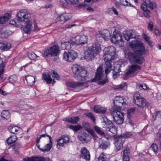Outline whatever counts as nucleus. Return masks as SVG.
Segmentation results:
<instances>
[{"instance_id": "0eeeda50", "label": "nucleus", "mask_w": 161, "mask_h": 161, "mask_svg": "<svg viewBox=\"0 0 161 161\" xmlns=\"http://www.w3.org/2000/svg\"><path fill=\"white\" fill-rule=\"evenodd\" d=\"M119 110L114 109L111 113V114L115 123L118 125H121L124 121V115Z\"/></svg>"}, {"instance_id": "5701e85b", "label": "nucleus", "mask_w": 161, "mask_h": 161, "mask_svg": "<svg viewBox=\"0 0 161 161\" xmlns=\"http://www.w3.org/2000/svg\"><path fill=\"white\" fill-rule=\"evenodd\" d=\"M94 111L97 113H105L107 110L106 108L100 105L95 106L94 108Z\"/></svg>"}, {"instance_id": "603ef678", "label": "nucleus", "mask_w": 161, "mask_h": 161, "mask_svg": "<svg viewBox=\"0 0 161 161\" xmlns=\"http://www.w3.org/2000/svg\"><path fill=\"white\" fill-rule=\"evenodd\" d=\"M62 15L64 17L65 21L70 19L71 18V16L68 14H62Z\"/></svg>"}, {"instance_id": "338daca9", "label": "nucleus", "mask_w": 161, "mask_h": 161, "mask_svg": "<svg viewBox=\"0 0 161 161\" xmlns=\"http://www.w3.org/2000/svg\"><path fill=\"white\" fill-rule=\"evenodd\" d=\"M156 118L161 119V112L158 111L155 114Z\"/></svg>"}, {"instance_id": "b1692460", "label": "nucleus", "mask_w": 161, "mask_h": 161, "mask_svg": "<svg viewBox=\"0 0 161 161\" xmlns=\"http://www.w3.org/2000/svg\"><path fill=\"white\" fill-rule=\"evenodd\" d=\"M25 79L28 84L30 86H32L34 85L35 82V78L31 75H27L25 77Z\"/></svg>"}, {"instance_id": "5fc2aeb1", "label": "nucleus", "mask_w": 161, "mask_h": 161, "mask_svg": "<svg viewBox=\"0 0 161 161\" xmlns=\"http://www.w3.org/2000/svg\"><path fill=\"white\" fill-rule=\"evenodd\" d=\"M106 156L103 154H101L98 158V161H106L105 159Z\"/></svg>"}, {"instance_id": "6e6d98bb", "label": "nucleus", "mask_w": 161, "mask_h": 161, "mask_svg": "<svg viewBox=\"0 0 161 161\" xmlns=\"http://www.w3.org/2000/svg\"><path fill=\"white\" fill-rule=\"evenodd\" d=\"M147 4H145L144 1L141 5V8L144 11L147 10L148 6Z\"/></svg>"}, {"instance_id": "f03ea898", "label": "nucleus", "mask_w": 161, "mask_h": 161, "mask_svg": "<svg viewBox=\"0 0 161 161\" xmlns=\"http://www.w3.org/2000/svg\"><path fill=\"white\" fill-rule=\"evenodd\" d=\"M103 58L105 62V72L106 75L111 70L112 64V60L115 58L116 54V49L112 46H109L105 47L104 50Z\"/></svg>"}, {"instance_id": "c85d7f7f", "label": "nucleus", "mask_w": 161, "mask_h": 161, "mask_svg": "<svg viewBox=\"0 0 161 161\" xmlns=\"http://www.w3.org/2000/svg\"><path fill=\"white\" fill-rule=\"evenodd\" d=\"M144 3L147 4V6L151 9H153L156 6V3L154 2L151 1L150 0H145Z\"/></svg>"}, {"instance_id": "49530a36", "label": "nucleus", "mask_w": 161, "mask_h": 161, "mask_svg": "<svg viewBox=\"0 0 161 161\" xmlns=\"http://www.w3.org/2000/svg\"><path fill=\"white\" fill-rule=\"evenodd\" d=\"M68 0H60V4L63 7L66 8L68 5Z\"/></svg>"}, {"instance_id": "4be33fe9", "label": "nucleus", "mask_w": 161, "mask_h": 161, "mask_svg": "<svg viewBox=\"0 0 161 161\" xmlns=\"http://www.w3.org/2000/svg\"><path fill=\"white\" fill-rule=\"evenodd\" d=\"M26 25L23 28V30L25 33H30L31 31L32 26V22L29 20V19L28 21H25Z\"/></svg>"}, {"instance_id": "bb28decb", "label": "nucleus", "mask_w": 161, "mask_h": 161, "mask_svg": "<svg viewBox=\"0 0 161 161\" xmlns=\"http://www.w3.org/2000/svg\"><path fill=\"white\" fill-rule=\"evenodd\" d=\"M11 17V14L6 13L3 16L0 17V24H3L7 21Z\"/></svg>"}, {"instance_id": "a211bd4d", "label": "nucleus", "mask_w": 161, "mask_h": 161, "mask_svg": "<svg viewBox=\"0 0 161 161\" xmlns=\"http://www.w3.org/2000/svg\"><path fill=\"white\" fill-rule=\"evenodd\" d=\"M103 68L101 66H99L97 69L95 77L92 80V82H94L97 80H100L103 76Z\"/></svg>"}, {"instance_id": "ddd939ff", "label": "nucleus", "mask_w": 161, "mask_h": 161, "mask_svg": "<svg viewBox=\"0 0 161 161\" xmlns=\"http://www.w3.org/2000/svg\"><path fill=\"white\" fill-rule=\"evenodd\" d=\"M31 16L25 10L20 11L17 14L18 19L19 21H28Z\"/></svg>"}, {"instance_id": "423d86ee", "label": "nucleus", "mask_w": 161, "mask_h": 161, "mask_svg": "<svg viewBox=\"0 0 161 161\" xmlns=\"http://www.w3.org/2000/svg\"><path fill=\"white\" fill-rule=\"evenodd\" d=\"M59 52V46L58 45H54L49 47L44 51L43 56L47 57L48 55H50L53 57L56 56L58 55Z\"/></svg>"}, {"instance_id": "774afa93", "label": "nucleus", "mask_w": 161, "mask_h": 161, "mask_svg": "<svg viewBox=\"0 0 161 161\" xmlns=\"http://www.w3.org/2000/svg\"><path fill=\"white\" fill-rule=\"evenodd\" d=\"M123 161H130L129 156L123 155Z\"/></svg>"}, {"instance_id": "6ab92c4d", "label": "nucleus", "mask_w": 161, "mask_h": 161, "mask_svg": "<svg viewBox=\"0 0 161 161\" xmlns=\"http://www.w3.org/2000/svg\"><path fill=\"white\" fill-rule=\"evenodd\" d=\"M110 33L107 30H104L97 34V37H101L104 40H106L108 38L110 37Z\"/></svg>"}, {"instance_id": "393cba45", "label": "nucleus", "mask_w": 161, "mask_h": 161, "mask_svg": "<svg viewBox=\"0 0 161 161\" xmlns=\"http://www.w3.org/2000/svg\"><path fill=\"white\" fill-rule=\"evenodd\" d=\"M53 141L52 138H50L49 143L46 145L43 148L42 152L44 153L46 152L49 151L52 147Z\"/></svg>"}, {"instance_id": "a19ab883", "label": "nucleus", "mask_w": 161, "mask_h": 161, "mask_svg": "<svg viewBox=\"0 0 161 161\" xmlns=\"http://www.w3.org/2000/svg\"><path fill=\"white\" fill-rule=\"evenodd\" d=\"M147 87L146 85L145 84H141L140 83H137L136 85V89L138 90H145L147 89Z\"/></svg>"}, {"instance_id": "20e7f679", "label": "nucleus", "mask_w": 161, "mask_h": 161, "mask_svg": "<svg viewBox=\"0 0 161 161\" xmlns=\"http://www.w3.org/2000/svg\"><path fill=\"white\" fill-rule=\"evenodd\" d=\"M101 51L100 45L99 43H94L88 48L84 53V58L87 61L92 60Z\"/></svg>"}, {"instance_id": "2f4dec72", "label": "nucleus", "mask_w": 161, "mask_h": 161, "mask_svg": "<svg viewBox=\"0 0 161 161\" xmlns=\"http://www.w3.org/2000/svg\"><path fill=\"white\" fill-rule=\"evenodd\" d=\"M43 78L45 80L47 84H50L52 80V79L50 75L47 74L46 73H44L43 74Z\"/></svg>"}, {"instance_id": "4d7b16f0", "label": "nucleus", "mask_w": 161, "mask_h": 161, "mask_svg": "<svg viewBox=\"0 0 161 161\" xmlns=\"http://www.w3.org/2000/svg\"><path fill=\"white\" fill-rule=\"evenodd\" d=\"M153 23L151 21H150L147 27L148 30L150 31H152L153 30Z\"/></svg>"}, {"instance_id": "aec40b11", "label": "nucleus", "mask_w": 161, "mask_h": 161, "mask_svg": "<svg viewBox=\"0 0 161 161\" xmlns=\"http://www.w3.org/2000/svg\"><path fill=\"white\" fill-rule=\"evenodd\" d=\"M67 85L70 87L77 88L83 86L84 83L80 82H67Z\"/></svg>"}, {"instance_id": "cd10ccee", "label": "nucleus", "mask_w": 161, "mask_h": 161, "mask_svg": "<svg viewBox=\"0 0 161 161\" xmlns=\"http://www.w3.org/2000/svg\"><path fill=\"white\" fill-rule=\"evenodd\" d=\"M11 44L10 43L0 42V49L2 50H7L10 49Z\"/></svg>"}, {"instance_id": "79ce46f5", "label": "nucleus", "mask_w": 161, "mask_h": 161, "mask_svg": "<svg viewBox=\"0 0 161 161\" xmlns=\"http://www.w3.org/2000/svg\"><path fill=\"white\" fill-rule=\"evenodd\" d=\"M127 88V86L125 83H123L116 86L115 89L118 90H125Z\"/></svg>"}, {"instance_id": "4468645a", "label": "nucleus", "mask_w": 161, "mask_h": 161, "mask_svg": "<svg viewBox=\"0 0 161 161\" xmlns=\"http://www.w3.org/2000/svg\"><path fill=\"white\" fill-rule=\"evenodd\" d=\"M125 101L126 99L123 97H117L113 103L117 110H120L122 106L126 103Z\"/></svg>"}, {"instance_id": "f257e3e1", "label": "nucleus", "mask_w": 161, "mask_h": 161, "mask_svg": "<svg viewBox=\"0 0 161 161\" xmlns=\"http://www.w3.org/2000/svg\"><path fill=\"white\" fill-rule=\"evenodd\" d=\"M130 46L134 53L129 52L126 54L125 57L130 61L140 64L144 61V58L142 56L145 54L146 50L144 44L139 41L135 40L130 43Z\"/></svg>"}, {"instance_id": "7ed1b4c3", "label": "nucleus", "mask_w": 161, "mask_h": 161, "mask_svg": "<svg viewBox=\"0 0 161 161\" xmlns=\"http://www.w3.org/2000/svg\"><path fill=\"white\" fill-rule=\"evenodd\" d=\"M74 77L77 80L84 81L86 80L88 77L87 72L81 66L76 64H74L71 68Z\"/></svg>"}, {"instance_id": "c9c22d12", "label": "nucleus", "mask_w": 161, "mask_h": 161, "mask_svg": "<svg viewBox=\"0 0 161 161\" xmlns=\"http://www.w3.org/2000/svg\"><path fill=\"white\" fill-rule=\"evenodd\" d=\"M120 2L121 5L125 6H130L134 7V6L131 5L127 0H119Z\"/></svg>"}, {"instance_id": "37998d69", "label": "nucleus", "mask_w": 161, "mask_h": 161, "mask_svg": "<svg viewBox=\"0 0 161 161\" xmlns=\"http://www.w3.org/2000/svg\"><path fill=\"white\" fill-rule=\"evenodd\" d=\"M95 130L98 134L102 135L104 136L105 135L104 132L103 131L101 128L97 126L94 127Z\"/></svg>"}, {"instance_id": "7c9ffc66", "label": "nucleus", "mask_w": 161, "mask_h": 161, "mask_svg": "<svg viewBox=\"0 0 161 161\" xmlns=\"http://www.w3.org/2000/svg\"><path fill=\"white\" fill-rule=\"evenodd\" d=\"M99 147L101 149H106L108 146L109 143L106 141L104 140H101L99 142Z\"/></svg>"}, {"instance_id": "f3484780", "label": "nucleus", "mask_w": 161, "mask_h": 161, "mask_svg": "<svg viewBox=\"0 0 161 161\" xmlns=\"http://www.w3.org/2000/svg\"><path fill=\"white\" fill-rule=\"evenodd\" d=\"M80 157L86 161L90 160V155L89 152L86 147L82 148L80 150Z\"/></svg>"}, {"instance_id": "e433bc0d", "label": "nucleus", "mask_w": 161, "mask_h": 161, "mask_svg": "<svg viewBox=\"0 0 161 161\" xmlns=\"http://www.w3.org/2000/svg\"><path fill=\"white\" fill-rule=\"evenodd\" d=\"M118 136H120V137L124 138V139L125 138L131 137L132 136V135L130 132H127L123 134Z\"/></svg>"}, {"instance_id": "052dcab7", "label": "nucleus", "mask_w": 161, "mask_h": 161, "mask_svg": "<svg viewBox=\"0 0 161 161\" xmlns=\"http://www.w3.org/2000/svg\"><path fill=\"white\" fill-rule=\"evenodd\" d=\"M156 138L160 141V147L161 149V133H157Z\"/></svg>"}, {"instance_id": "4c0bfd02", "label": "nucleus", "mask_w": 161, "mask_h": 161, "mask_svg": "<svg viewBox=\"0 0 161 161\" xmlns=\"http://www.w3.org/2000/svg\"><path fill=\"white\" fill-rule=\"evenodd\" d=\"M136 110V108L134 107L128 109L127 110V113L128 114V117L129 118H130Z\"/></svg>"}, {"instance_id": "58836bf2", "label": "nucleus", "mask_w": 161, "mask_h": 161, "mask_svg": "<svg viewBox=\"0 0 161 161\" xmlns=\"http://www.w3.org/2000/svg\"><path fill=\"white\" fill-rule=\"evenodd\" d=\"M65 22L64 17L61 15H59L56 19V22L59 24H63Z\"/></svg>"}, {"instance_id": "c756f323", "label": "nucleus", "mask_w": 161, "mask_h": 161, "mask_svg": "<svg viewBox=\"0 0 161 161\" xmlns=\"http://www.w3.org/2000/svg\"><path fill=\"white\" fill-rule=\"evenodd\" d=\"M106 130L107 131H110L114 134H115L117 132V128L113 124L109 126H108L106 129Z\"/></svg>"}, {"instance_id": "412c9836", "label": "nucleus", "mask_w": 161, "mask_h": 161, "mask_svg": "<svg viewBox=\"0 0 161 161\" xmlns=\"http://www.w3.org/2000/svg\"><path fill=\"white\" fill-rule=\"evenodd\" d=\"M124 37L127 41H129L130 39L135 37V35L132 33L131 30L125 31L123 32Z\"/></svg>"}, {"instance_id": "72a5a7b5", "label": "nucleus", "mask_w": 161, "mask_h": 161, "mask_svg": "<svg viewBox=\"0 0 161 161\" xmlns=\"http://www.w3.org/2000/svg\"><path fill=\"white\" fill-rule=\"evenodd\" d=\"M68 127L69 129L75 132L77 131L82 128V126L80 125H70L68 126Z\"/></svg>"}, {"instance_id": "864d4df0", "label": "nucleus", "mask_w": 161, "mask_h": 161, "mask_svg": "<svg viewBox=\"0 0 161 161\" xmlns=\"http://www.w3.org/2000/svg\"><path fill=\"white\" fill-rule=\"evenodd\" d=\"M143 37L145 40L147 41L149 44H150L152 43V42L150 40V37L147 35L145 34H144Z\"/></svg>"}, {"instance_id": "a18cd8bd", "label": "nucleus", "mask_w": 161, "mask_h": 161, "mask_svg": "<svg viewBox=\"0 0 161 161\" xmlns=\"http://www.w3.org/2000/svg\"><path fill=\"white\" fill-rule=\"evenodd\" d=\"M2 116L4 119H7L10 116L9 112L8 111L3 110L2 113Z\"/></svg>"}, {"instance_id": "dca6fc26", "label": "nucleus", "mask_w": 161, "mask_h": 161, "mask_svg": "<svg viewBox=\"0 0 161 161\" xmlns=\"http://www.w3.org/2000/svg\"><path fill=\"white\" fill-rule=\"evenodd\" d=\"M24 161H52L48 158H45L43 157H32L23 158Z\"/></svg>"}, {"instance_id": "2eb2a0df", "label": "nucleus", "mask_w": 161, "mask_h": 161, "mask_svg": "<svg viewBox=\"0 0 161 161\" xmlns=\"http://www.w3.org/2000/svg\"><path fill=\"white\" fill-rule=\"evenodd\" d=\"M115 141V145L116 151H118L123 148V145L125 140L124 138L120 137V136L117 135L114 136Z\"/></svg>"}, {"instance_id": "f704fd0d", "label": "nucleus", "mask_w": 161, "mask_h": 161, "mask_svg": "<svg viewBox=\"0 0 161 161\" xmlns=\"http://www.w3.org/2000/svg\"><path fill=\"white\" fill-rule=\"evenodd\" d=\"M19 129V128L12 125H10L8 127L9 132L13 134H15V132H17Z\"/></svg>"}, {"instance_id": "680f3d73", "label": "nucleus", "mask_w": 161, "mask_h": 161, "mask_svg": "<svg viewBox=\"0 0 161 161\" xmlns=\"http://www.w3.org/2000/svg\"><path fill=\"white\" fill-rule=\"evenodd\" d=\"M79 140L81 142H86V136L83 135L82 136H79Z\"/></svg>"}, {"instance_id": "9d476101", "label": "nucleus", "mask_w": 161, "mask_h": 161, "mask_svg": "<svg viewBox=\"0 0 161 161\" xmlns=\"http://www.w3.org/2000/svg\"><path fill=\"white\" fill-rule=\"evenodd\" d=\"M77 56V53L75 51L71 50L68 52H64L63 54V58L68 62H73Z\"/></svg>"}, {"instance_id": "3c124183", "label": "nucleus", "mask_w": 161, "mask_h": 161, "mask_svg": "<svg viewBox=\"0 0 161 161\" xmlns=\"http://www.w3.org/2000/svg\"><path fill=\"white\" fill-rule=\"evenodd\" d=\"M21 145L19 143H16L11 146V147L14 150L17 149L21 147Z\"/></svg>"}, {"instance_id": "bf43d9fd", "label": "nucleus", "mask_w": 161, "mask_h": 161, "mask_svg": "<svg viewBox=\"0 0 161 161\" xmlns=\"http://www.w3.org/2000/svg\"><path fill=\"white\" fill-rule=\"evenodd\" d=\"M117 69V68H114V73L113 74L114 78L115 75H117L118 73H119L121 71V70L119 68H118V69Z\"/></svg>"}, {"instance_id": "c03bdc74", "label": "nucleus", "mask_w": 161, "mask_h": 161, "mask_svg": "<svg viewBox=\"0 0 161 161\" xmlns=\"http://www.w3.org/2000/svg\"><path fill=\"white\" fill-rule=\"evenodd\" d=\"M29 58L31 60H34L38 56L33 52H29L28 54Z\"/></svg>"}, {"instance_id": "f8f14e48", "label": "nucleus", "mask_w": 161, "mask_h": 161, "mask_svg": "<svg viewBox=\"0 0 161 161\" xmlns=\"http://www.w3.org/2000/svg\"><path fill=\"white\" fill-rule=\"evenodd\" d=\"M122 36L121 34L119 32L118 33L114 32L111 41L117 45L122 46L124 44Z\"/></svg>"}, {"instance_id": "8fccbe9b", "label": "nucleus", "mask_w": 161, "mask_h": 161, "mask_svg": "<svg viewBox=\"0 0 161 161\" xmlns=\"http://www.w3.org/2000/svg\"><path fill=\"white\" fill-rule=\"evenodd\" d=\"M85 115L90 118L94 122L95 121V118L92 113L91 112L87 113L85 114Z\"/></svg>"}, {"instance_id": "de8ad7c7", "label": "nucleus", "mask_w": 161, "mask_h": 161, "mask_svg": "<svg viewBox=\"0 0 161 161\" xmlns=\"http://www.w3.org/2000/svg\"><path fill=\"white\" fill-rule=\"evenodd\" d=\"M150 148L154 153H157L158 149V146L155 143H153L151 145Z\"/></svg>"}, {"instance_id": "69168bd1", "label": "nucleus", "mask_w": 161, "mask_h": 161, "mask_svg": "<svg viewBox=\"0 0 161 161\" xmlns=\"http://www.w3.org/2000/svg\"><path fill=\"white\" fill-rule=\"evenodd\" d=\"M149 12V11L147 10L144 11V16L147 18H149L150 17Z\"/></svg>"}, {"instance_id": "09e8293b", "label": "nucleus", "mask_w": 161, "mask_h": 161, "mask_svg": "<svg viewBox=\"0 0 161 161\" xmlns=\"http://www.w3.org/2000/svg\"><path fill=\"white\" fill-rule=\"evenodd\" d=\"M17 80V77L16 75H13L10 76L9 78V81L12 83H14Z\"/></svg>"}, {"instance_id": "13d9d810", "label": "nucleus", "mask_w": 161, "mask_h": 161, "mask_svg": "<svg viewBox=\"0 0 161 161\" xmlns=\"http://www.w3.org/2000/svg\"><path fill=\"white\" fill-rule=\"evenodd\" d=\"M52 77L57 79L59 78V75L57 74V72L55 71H53L52 74Z\"/></svg>"}, {"instance_id": "6e6552de", "label": "nucleus", "mask_w": 161, "mask_h": 161, "mask_svg": "<svg viewBox=\"0 0 161 161\" xmlns=\"http://www.w3.org/2000/svg\"><path fill=\"white\" fill-rule=\"evenodd\" d=\"M69 140L70 138L68 135L62 136L56 140L57 148L59 149L61 147H65L68 145Z\"/></svg>"}, {"instance_id": "39448f33", "label": "nucleus", "mask_w": 161, "mask_h": 161, "mask_svg": "<svg viewBox=\"0 0 161 161\" xmlns=\"http://www.w3.org/2000/svg\"><path fill=\"white\" fill-rule=\"evenodd\" d=\"M134 101L135 103L138 107L143 108L144 107H148L150 104L146 102V100L138 93H136L134 95Z\"/></svg>"}, {"instance_id": "ea45409f", "label": "nucleus", "mask_w": 161, "mask_h": 161, "mask_svg": "<svg viewBox=\"0 0 161 161\" xmlns=\"http://www.w3.org/2000/svg\"><path fill=\"white\" fill-rule=\"evenodd\" d=\"M73 41H74L72 39V37L71 38L70 40V41L69 42H65L66 46V50H69L71 47L73 45H75V44H73V43L72 42Z\"/></svg>"}, {"instance_id": "e2e57ef3", "label": "nucleus", "mask_w": 161, "mask_h": 161, "mask_svg": "<svg viewBox=\"0 0 161 161\" xmlns=\"http://www.w3.org/2000/svg\"><path fill=\"white\" fill-rule=\"evenodd\" d=\"M129 149L128 148H126V149L124 151L123 155L129 156Z\"/></svg>"}, {"instance_id": "473e14b6", "label": "nucleus", "mask_w": 161, "mask_h": 161, "mask_svg": "<svg viewBox=\"0 0 161 161\" xmlns=\"http://www.w3.org/2000/svg\"><path fill=\"white\" fill-rule=\"evenodd\" d=\"M16 136L14 135L11 136L7 140V142L8 144H11L15 142L17 140Z\"/></svg>"}, {"instance_id": "0e129e2a", "label": "nucleus", "mask_w": 161, "mask_h": 161, "mask_svg": "<svg viewBox=\"0 0 161 161\" xmlns=\"http://www.w3.org/2000/svg\"><path fill=\"white\" fill-rule=\"evenodd\" d=\"M108 79L107 78H106L104 80H100L98 82V84L99 85H103L106 83L108 81Z\"/></svg>"}, {"instance_id": "a878e982", "label": "nucleus", "mask_w": 161, "mask_h": 161, "mask_svg": "<svg viewBox=\"0 0 161 161\" xmlns=\"http://www.w3.org/2000/svg\"><path fill=\"white\" fill-rule=\"evenodd\" d=\"M80 118L78 116L72 117L71 118H67L65 119V121L68 122L73 124H77L78 121H79Z\"/></svg>"}, {"instance_id": "1a4fd4ad", "label": "nucleus", "mask_w": 161, "mask_h": 161, "mask_svg": "<svg viewBox=\"0 0 161 161\" xmlns=\"http://www.w3.org/2000/svg\"><path fill=\"white\" fill-rule=\"evenodd\" d=\"M141 67L138 65L132 64L129 66L126 70L125 75H124V78L126 79V77H130L133 75L138 70L141 69Z\"/></svg>"}, {"instance_id": "9b49d317", "label": "nucleus", "mask_w": 161, "mask_h": 161, "mask_svg": "<svg viewBox=\"0 0 161 161\" xmlns=\"http://www.w3.org/2000/svg\"><path fill=\"white\" fill-rule=\"evenodd\" d=\"M73 44L77 45H83L87 43V36L85 35H77L75 37H72Z\"/></svg>"}]
</instances>
